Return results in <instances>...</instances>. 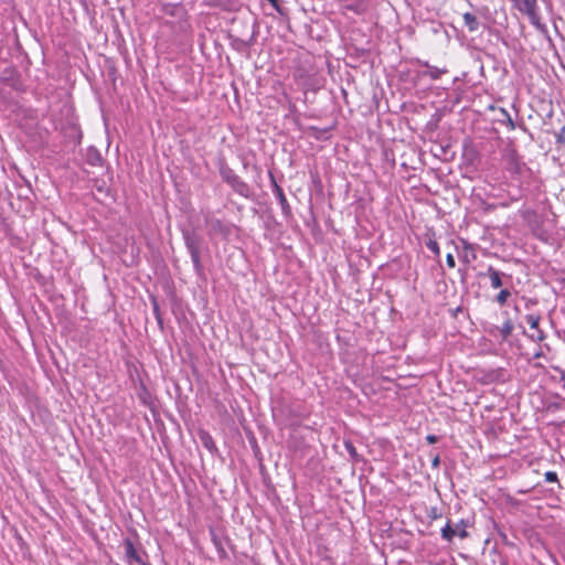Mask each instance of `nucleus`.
Here are the masks:
<instances>
[{"instance_id": "obj_2", "label": "nucleus", "mask_w": 565, "mask_h": 565, "mask_svg": "<svg viewBox=\"0 0 565 565\" xmlns=\"http://www.w3.org/2000/svg\"><path fill=\"white\" fill-rule=\"evenodd\" d=\"M184 239H185L186 248L190 252L193 265H194L195 269L199 271V270H201V267H202L201 258H200V238L194 234L186 233L184 235Z\"/></svg>"}, {"instance_id": "obj_22", "label": "nucleus", "mask_w": 565, "mask_h": 565, "mask_svg": "<svg viewBox=\"0 0 565 565\" xmlns=\"http://www.w3.org/2000/svg\"><path fill=\"white\" fill-rule=\"evenodd\" d=\"M439 462H440V460H439V456H436V457L433 459L431 465H433V467H435V468H436V467H438V466H439Z\"/></svg>"}, {"instance_id": "obj_15", "label": "nucleus", "mask_w": 565, "mask_h": 565, "mask_svg": "<svg viewBox=\"0 0 565 565\" xmlns=\"http://www.w3.org/2000/svg\"><path fill=\"white\" fill-rule=\"evenodd\" d=\"M428 249H430L434 254L439 255V245L436 241H429L427 243Z\"/></svg>"}, {"instance_id": "obj_18", "label": "nucleus", "mask_w": 565, "mask_h": 565, "mask_svg": "<svg viewBox=\"0 0 565 565\" xmlns=\"http://www.w3.org/2000/svg\"><path fill=\"white\" fill-rule=\"evenodd\" d=\"M446 263L450 268H454L456 266L455 257L451 254L447 255Z\"/></svg>"}, {"instance_id": "obj_4", "label": "nucleus", "mask_w": 565, "mask_h": 565, "mask_svg": "<svg viewBox=\"0 0 565 565\" xmlns=\"http://www.w3.org/2000/svg\"><path fill=\"white\" fill-rule=\"evenodd\" d=\"M125 554L129 562L134 561L140 564L143 563L130 540L125 541Z\"/></svg>"}, {"instance_id": "obj_20", "label": "nucleus", "mask_w": 565, "mask_h": 565, "mask_svg": "<svg viewBox=\"0 0 565 565\" xmlns=\"http://www.w3.org/2000/svg\"><path fill=\"white\" fill-rule=\"evenodd\" d=\"M204 445H205L209 449H211V448H212V446H213V441L211 440V437H210V436H205V437H204Z\"/></svg>"}, {"instance_id": "obj_12", "label": "nucleus", "mask_w": 565, "mask_h": 565, "mask_svg": "<svg viewBox=\"0 0 565 565\" xmlns=\"http://www.w3.org/2000/svg\"><path fill=\"white\" fill-rule=\"evenodd\" d=\"M530 338L534 341L541 342L545 339V334L540 328H537V330H533Z\"/></svg>"}, {"instance_id": "obj_17", "label": "nucleus", "mask_w": 565, "mask_h": 565, "mask_svg": "<svg viewBox=\"0 0 565 565\" xmlns=\"http://www.w3.org/2000/svg\"><path fill=\"white\" fill-rule=\"evenodd\" d=\"M276 192H277V195L279 198L280 203L281 204L286 203L285 194H284L282 190L278 185H276Z\"/></svg>"}, {"instance_id": "obj_5", "label": "nucleus", "mask_w": 565, "mask_h": 565, "mask_svg": "<svg viewBox=\"0 0 565 565\" xmlns=\"http://www.w3.org/2000/svg\"><path fill=\"white\" fill-rule=\"evenodd\" d=\"M486 275L489 277L492 288L498 289L502 286V274L499 270L490 266Z\"/></svg>"}, {"instance_id": "obj_1", "label": "nucleus", "mask_w": 565, "mask_h": 565, "mask_svg": "<svg viewBox=\"0 0 565 565\" xmlns=\"http://www.w3.org/2000/svg\"><path fill=\"white\" fill-rule=\"evenodd\" d=\"M513 6L522 13H525L531 23L540 31L545 30V25L541 22L540 14L537 12L536 0H510Z\"/></svg>"}, {"instance_id": "obj_24", "label": "nucleus", "mask_w": 565, "mask_h": 565, "mask_svg": "<svg viewBox=\"0 0 565 565\" xmlns=\"http://www.w3.org/2000/svg\"><path fill=\"white\" fill-rule=\"evenodd\" d=\"M142 565H147V564L142 563Z\"/></svg>"}, {"instance_id": "obj_14", "label": "nucleus", "mask_w": 565, "mask_h": 565, "mask_svg": "<svg viewBox=\"0 0 565 565\" xmlns=\"http://www.w3.org/2000/svg\"><path fill=\"white\" fill-rule=\"evenodd\" d=\"M544 478H545L546 482H557V480H558L557 473L554 471L545 472Z\"/></svg>"}, {"instance_id": "obj_16", "label": "nucleus", "mask_w": 565, "mask_h": 565, "mask_svg": "<svg viewBox=\"0 0 565 565\" xmlns=\"http://www.w3.org/2000/svg\"><path fill=\"white\" fill-rule=\"evenodd\" d=\"M501 331H502V333H503V335H504V337H508V335L511 333V331H512V324H511L509 321H508V322H505V323L503 324V327H502V330H501Z\"/></svg>"}, {"instance_id": "obj_19", "label": "nucleus", "mask_w": 565, "mask_h": 565, "mask_svg": "<svg viewBox=\"0 0 565 565\" xmlns=\"http://www.w3.org/2000/svg\"><path fill=\"white\" fill-rule=\"evenodd\" d=\"M426 440H427L428 444H435V443H437L438 437L435 436V435H427L426 436Z\"/></svg>"}, {"instance_id": "obj_6", "label": "nucleus", "mask_w": 565, "mask_h": 565, "mask_svg": "<svg viewBox=\"0 0 565 565\" xmlns=\"http://www.w3.org/2000/svg\"><path fill=\"white\" fill-rule=\"evenodd\" d=\"M425 66L427 70L423 72V75L428 76L431 79H438L443 74L447 73V70L439 68L436 66H430L427 63L425 64Z\"/></svg>"}, {"instance_id": "obj_7", "label": "nucleus", "mask_w": 565, "mask_h": 565, "mask_svg": "<svg viewBox=\"0 0 565 565\" xmlns=\"http://www.w3.org/2000/svg\"><path fill=\"white\" fill-rule=\"evenodd\" d=\"M465 25L469 29V31H476L479 28L478 20L476 15L470 12H466L463 15Z\"/></svg>"}, {"instance_id": "obj_21", "label": "nucleus", "mask_w": 565, "mask_h": 565, "mask_svg": "<svg viewBox=\"0 0 565 565\" xmlns=\"http://www.w3.org/2000/svg\"><path fill=\"white\" fill-rule=\"evenodd\" d=\"M456 532H457L456 535L460 536L461 539H465L468 535V533L465 529L458 530Z\"/></svg>"}, {"instance_id": "obj_8", "label": "nucleus", "mask_w": 565, "mask_h": 565, "mask_svg": "<svg viewBox=\"0 0 565 565\" xmlns=\"http://www.w3.org/2000/svg\"><path fill=\"white\" fill-rule=\"evenodd\" d=\"M500 113L503 117L502 121L507 124V126L509 127L510 130H514L515 124H514L513 119L511 118L510 114L504 108H500Z\"/></svg>"}, {"instance_id": "obj_9", "label": "nucleus", "mask_w": 565, "mask_h": 565, "mask_svg": "<svg viewBox=\"0 0 565 565\" xmlns=\"http://www.w3.org/2000/svg\"><path fill=\"white\" fill-rule=\"evenodd\" d=\"M526 322L530 324L532 330H537L540 323V316L536 315H527L525 317Z\"/></svg>"}, {"instance_id": "obj_3", "label": "nucleus", "mask_w": 565, "mask_h": 565, "mask_svg": "<svg viewBox=\"0 0 565 565\" xmlns=\"http://www.w3.org/2000/svg\"><path fill=\"white\" fill-rule=\"evenodd\" d=\"M225 181L239 194L246 195L248 188L237 175L233 173L225 174Z\"/></svg>"}, {"instance_id": "obj_13", "label": "nucleus", "mask_w": 565, "mask_h": 565, "mask_svg": "<svg viewBox=\"0 0 565 565\" xmlns=\"http://www.w3.org/2000/svg\"><path fill=\"white\" fill-rule=\"evenodd\" d=\"M344 446L352 458H355L358 456L356 449L351 441H345Z\"/></svg>"}, {"instance_id": "obj_23", "label": "nucleus", "mask_w": 565, "mask_h": 565, "mask_svg": "<svg viewBox=\"0 0 565 565\" xmlns=\"http://www.w3.org/2000/svg\"><path fill=\"white\" fill-rule=\"evenodd\" d=\"M561 381H562V383H563V385L565 387V374L562 375Z\"/></svg>"}, {"instance_id": "obj_11", "label": "nucleus", "mask_w": 565, "mask_h": 565, "mask_svg": "<svg viewBox=\"0 0 565 565\" xmlns=\"http://www.w3.org/2000/svg\"><path fill=\"white\" fill-rule=\"evenodd\" d=\"M510 296L511 294L508 289H502L497 296V301L500 305H504Z\"/></svg>"}, {"instance_id": "obj_10", "label": "nucleus", "mask_w": 565, "mask_h": 565, "mask_svg": "<svg viewBox=\"0 0 565 565\" xmlns=\"http://www.w3.org/2000/svg\"><path fill=\"white\" fill-rule=\"evenodd\" d=\"M456 530H454L449 524H447L443 530H441V535L445 540L447 541H451L452 537L456 535Z\"/></svg>"}]
</instances>
